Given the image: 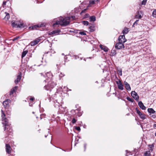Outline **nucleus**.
Returning <instances> with one entry per match:
<instances>
[{
  "label": "nucleus",
  "mask_w": 156,
  "mask_h": 156,
  "mask_svg": "<svg viewBox=\"0 0 156 156\" xmlns=\"http://www.w3.org/2000/svg\"><path fill=\"white\" fill-rule=\"evenodd\" d=\"M76 122V120L75 119L73 118L72 120V122L73 123H74Z\"/></svg>",
  "instance_id": "nucleus-40"
},
{
  "label": "nucleus",
  "mask_w": 156,
  "mask_h": 156,
  "mask_svg": "<svg viewBox=\"0 0 156 156\" xmlns=\"http://www.w3.org/2000/svg\"><path fill=\"white\" fill-rule=\"evenodd\" d=\"M2 114L1 116L2 117V123L5 126H8L9 124L7 119L5 117V115L2 110H1Z\"/></svg>",
  "instance_id": "nucleus-3"
},
{
  "label": "nucleus",
  "mask_w": 156,
  "mask_h": 156,
  "mask_svg": "<svg viewBox=\"0 0 156 156\" xmlns=\"http://www.w3.org/2000/svg\"><path fill=\"white\" fill-rule=\"evenodd\" d=\"M75 129L78 130V131H80V127L78 126V127H75Z\"/></svg>",
  "instance_id": "nucleus-42"
},
{
  "label": "nucleus",
  "mask_w": 156,
  "mask_h": 156,
  "mask_svg": "<svg viewBox=\"0 0 156 156\" xmlns=\"http://www.w3.org/2000/svg\"><path fill=\"white\" fill-rule=\"evenodd\" d=\"M75 16H72L71 17H67L65 18L61 17L58 20L54 19L55 23H53V25L54 27H55L57 25H60L61 26H66L69 23V20L70 18L74 19Z\"/></svg>",
  "instance_id": "nucleus-1"
},
{
  "label": "nucleus",
  "mask_w": 156,
  "mask_h": 156,
  "mask_svg": "<svg viewBox=\"0 0 156 156\" xmlns=\"http://www.w3.org/2000/svg\"><path fill=\"white\" fill-rule=\"evenodd\" d=\"M17 87L16 86L14 87L12 89V90L13 91H14V92H15L16 90V89H17Z\"/></svg>",
  "instance_id": "nucleus-41"
},
{
  "label": "nucleus",
  "mask_w": 156,
  "mask_h": 156,
  "mask_svg": "<svg viewBox=\"0 0 156 156\" xmlns=\"http://www.w3.org/2000/svg\"><path fill=\"white\" fill-rule=\"evenodd\" d=\"M27 52L28 51L27 50L24 51L22 53L21 56L22 58H23V57H24L27 54Z\"/></svg>",
  "instance_id": "nucleus-24"
},
{
  "label": "nucleus",
  "mask_w": 156,
  "mask_h": 156,
  "mask_svg": "<svg viewBox=\"0 0 156 156\" xmlns=\"http://www.w3.org/2000/svg\"><path fill=\"white\" fill-rule=\"evenodd\" d=\"M126 156H128L127 155H126Z\"/></svg>",
  "instance_id": "nucleus-62"
},
{
  "label": "nucleus",
  "mask_w": 156,
  "mask_h": 156,
  "mask_svg": "<svg viewBox=\"0 0 156 156\" xmlns=\"http://www.w3.org/2000/svg\"><path fill=\"white\" fill-rule=\"evenodd\" d=\"M41 75H42V73H41Z\"/></svg>",
  "instance_id": "nucleus-58"
},
{
  "label": "nucleus",
  "mask_w": 156,
  "mask_h": 156,
  "mask_svg": "<svg viewBox=\"0 0 156 156\" xmlns=\"http://www.w3.org/2000/svg\"><path fill=\"white\" fill-rule=\"evenodd\" d=\"M86 17H88L89 16V14H86Z\"/></svg>",
  "instance_id": "nucleus-53"
},
{
  "label": "nucleus",
  "mask_w": 156,
  "mask_h": 156,
  "mask_svg": "<svg viewBox=\"0 0 156 156\" xmlns=\"http://www.w3.org/2000/svg\"><path fill=\"white\" fill-rule=\"evenodd\" d=\"M60 109L61 111L62 112L65 111L64 109L62 107H60Z\"/></svg>",
  "instance_id": "nucleus-43"
},
{
  "label": "nucleus",
  "mask_w": 156,
  "mask_h": 156,
  "mask_svg": "<svg viewBox=\"0 0 156 156\" xmlns=\"http://www.w3.org/2000/svg\"><path fill=\"white\" fill-rule=\"evenodd\" d=\"M40 40L39 38H37L34 41H31L30 43V44L31 46H34L40 42Z\"/></svg>",
  "instance_id": "nucleus-10"
},
{
  "label": "nucleus",
  "mask_w": 156,
  "mask_h": 156,
  "mask_svg": "<svg viewBox=\"0 0 156 156\" xmlns=\"http://www.w3.org/2000/svg\"><path fill=\"white\" fill-rule=\"evenodd\" d=\"M139 21V20H137L136 21L133 23V26H134V25H137L138 23V22Z\"/></svg>",
  "instance_id": "nucleus-39"
},
{
  "label": "nucleus",
  "mask_w": 156,
  "mask_h": 156,
  "mask_svg": "<svg viewBox=\"0 0 156 156\" xmlns=\"http://www.w3.org/2000/svg\"><path fill=\"white\" fill-rule=\"evenodd\" d=\"M93 31V30H90V31H91V32H92V31Z\"/></svg>",
  "instance_id": "nucleus-55"
},
{
  "label": "nucleus",
  "mask_w": 156,
  "mask_h": 156,
  "mask_svg": "<svg viewBox=\"0 0 156 156\" xmlns=\"http://www.w3.org/2000/svg\"><path fill=\"white\" fill-rule=\"evenodd\" d=\"M138 105L140 107L142 110H145L146 109L145 107L141 101H139L138 102Z\"/></svg>",
  "instance_id": "nucleus-19"
},
{
  "label": "nucleus",
  "mask_w": 156,
  "mask_h": 156,
  "mask_svg": "<svg viewBox=\"0 0 156 156\" xmlns=\"http://www.w3.org/2000/svg\"><path fill=\"white\" fill-rule=\"evenodd\" d=\"M44 23L41 24H38L37 25H34L33 27V29H37V28L39 27H42L44 26Z\"/></svg>",
  "instance_id": "nucleus-17"
},
{
  "label": "nucleus",
  "mask_w": 156,
  "mask_h": 156,
  "mask_svg": "<svg viewBox=\"0 0 156 156\" xmlns=\"http://www.w3.org/2000/svg\"><path fill=\"white\" fill-rule=\"evenodd\" d=\"M48 53H50V55H51V53H52V54H54L55 53V51H54V50H51L50 51L48 52Z\"/></svg>",
  "instance_id": "nucleus-36"
},
{
  "label": "nucleus",
  "mask_w": 156,
  "mask_h": 156,
  "mask_svg": "<svg viewBox=\"0 0 156 156\" xmlns=\"http://www.w3.org/2000/svg\"><path fill=\"white\" fill-rule=\"evenodd\" d=\"M46 77H47L45 81H52V74L51 72H48L45 74Z\"/></svg>",
  "instance_id": "nucleus-5"
},
{
  "label": "nucleus",
  "mask_w": 156,
  "mask_h": 156,
  "mask_svg": "<svg viewBox=\"0 0 156 156\" xmlns=\"http://www.w3.org/2000/svg\"><path fill=\"white\" fill-rule=\"evenodd\" d=\"M6 111V112H7V114L8 115H10V114H11V110H7V111Z\"/></svg>",
  "instance_id": "nucleus-38"
},
{
  "label": "nucleus",
  "mask_w": 156,
  "mask_h": 156,
  "mask_svg": "<svg viewBox=\"0 0 156 156\" xmlns=\"http://www.w3.org/2000/svg\"><path fill=\"white\" fill-rule=\"evenodd\" d=\"M34 97H31L30 98V101H33L34 100Z\"/></svg>",
  "instance_id": "nucleus-46"
},
{
  "label": "nucleus",
  "mask_w": 156,
  "mask_h": 156,
  "mask_svg": "<svg viewBox=\"0 0 156 156\" xmlns=\"http://www.w3.org/2000/svg\"><path fill=\"white\" fill-rule=\"evenodd\" d=\"M10 100L9 99H6L3 101V105L5 109L8 108L9 106V103L10 102Z\"/></svg>",
  "instance_id": "nucleus-9"
},
{
  "label": "nucleus",
  "mask_w": 156,
  "mask_h": 156,
  "mask_svg": "<svg viewBox=\"0 0 156 156\" xmlns=\"http://www.w3.org/2000/svg\"><path fill=\"white\" fill-rule=\"evenodd\" d=\"M86 146H87V144H84V151H85L86 148Z\"/></svg>",
  "instance_id": "nucleus-48"
},
{
  "label": "nucleus",
  "mask_w": 156,
  "mask_h": 156,
  "mask_svg": "<svg viewBox=\"0 0 156 156\" xmlns=\"http://www.w3.org/2000/svg\"><path fill=\"white\" fill-rule=\"evenodd\" d=\"M115 47L117 49H121L124 48L123 43L119 42H118L116 44Z\"/></svg>",
  "instance_id": "nucleus-6"
},
{
  "label": "nucleus",
  "mask_w": 156,
  "mask_h": 156,
  "mask_svg": "<svg viewBox=\"0 0 156 156\" xmlns=\"http://www.w3.org/2000/svg\"><path fill=\"white\" fill-rule=\"evenodd\" d=\"M147 111L148 112L150 113L153 114L155 112V111L152 108H149L147 109Z\"/></svg>",
  "instance_id": "nucleus-21"
},
{
  "label": "nucleus",
  "mask_w": 156,
  "mask_h": 156,
  "mask_svg": "<svg viewBox=\"0 0 156 156\" xmlns=\"http://www.w3.org/2000/svg\"><path fill=\"white\" fill-rule=\"evenodd\" d=\"M54 34L53 33H52V31L51 32H49V35H52Z\"/></svg>",
  "instance_id": "nucleus-50"
},
{
  "label": "nucleus",
  "mask_w": 156,
  "mask_h": 156,
  "mask_svg": "<svg viewBox=\"0 0 156 156\" xmlns=\"http://www.w3.org/2000/svg\"><path fill=\"white\" fill-rule=\"evenodd\" d=\"M14 91H13L12 90L10 91L9 93V94L11 95H12L14 93Z\"/></svg>",
  "instance_id": "nucleus-44"
},
{
  "label": "nucleus",
  "mask_w": 156,
  "mask_h": 156,
  "mask_svg": "<svg viewBox=\"0 0 156 156\" xmlns=\"http://www.w3.org/2000/svg\"><path fill=\"white\" fill-rule=\"evenodd\" d=\"M5 150L6 152L8 154H10L11 152V150H12L10 145L9 144H5Z\"/></svg>",
  "instance_id": "nucleus-12"
},
{
  "label": "nucleus",
  "mask_w": 156,
  "mask_h": 156,
  "mask_svg": "<svg viewBox=\"0 0 156 156\" xmlns=\"http://www.w3.org/2000/svg\"><path fill=\"white\" fill-rule=\"evenodd\" d=\"M33 114H34V112H33Z\"/></svg>",
  "instance_id": "nucleus-60"
},
{
  "label": "nucleus",
  "mask_w": 156,
  "mask_h": 156,
  "mask_svg": "<svg viewBox=\"0 0 156 156\" xmlns=\"http://www.w3.org/2000/svg\"><path fill=\"white\" fill-rule=\"evenodd\" d=\"M131 94L133 98L136 100H137L139 99V96L137 93L135 91H132L131 93Z\"/></svg>",
  "instance_id": "nucleus-11"
},
{
  "label": "nucleus",
  "mask_w": 156,
  "mask_h": 156,
  "mask_svg": "<svg viewBox=\"0 0 156 156\" xmlns=\"http://www.w3.org/2000/svg\"><path fill=\"white\" fill-rule=\"evenodd\" d=\"M64 75H65L63 74L62 73H60V74H59V76L60 79H61V78H62V77L64 76Z\"/></svg>",
  "instance_id": "nucleus-34"
},
{
  "label": "nucleus",
  "mask_w": 156,
  "mask_h": 156,
  "mask_svg": "<svg viewBox=\"0 0 156 156\" xmlns=\"http://www.w3.org/2000/svg\"><path fill=\"white\" fill-rule=\"evenodd\" d=\"M48 82V84L44 87V89L47 90L51 91V89L56 85V83L53 81H45Z\"/></svg>",
  "instance_id": "nucleus-2"
},
{
  "label": "nucleus",
  "mask_w": 156,
  "mask_h": 156,
  "mask_svg": "<svg viewBox=\"0 0 156 156\" xmlns=\"http://www.w3.org/2000/svg\"><path fill=\"white\" fill-rule=\"evenodd\" d=\"M29 105L30 106H32V104L31 103H29Z\"/></svg>",
  "instance_id": "nucleus-51"
},
{
  "label": "nucleus",
  "mask_w": 156,
  "mask_h": 156,
  "mask_svg": "<svg viewBox=\"0 0 156 156\" xmlns=\"http://www.w3.org/2000/svg\"><path fill=\"white\" fill-rule=\"evenodd\" d=\"M147 2V0H143L142 2V4L143 5H145Z\"/></svg>",
  "instance_id": "nucleus-37"
},
{
  "label": "nucleus",
  "mask_w": 156,
  "mask_h": 156,
  "mask_svg": "<svg viewBox=\"0 0 156 156\" xmlns=\"http://www.w3.org/2000/svg\"><path fill=\"white\" fill-rule=\"evenodd\" d=\"M60 32V30H55L52 31V33H53L54 34H56L59 33Z\"/></svg>",
  "instance_id": "nucleus-29"
},
{
  "label": "nucleus",
  "mask_w": 156,
  "mask_h": 156,
  "mask_svg": "<svg viewBox=\"0 0 156 156\" xmlns=\"http://www.w3.org/2000/svg\"><path fill=\"white\" fill-rule=\"evenodd\" d=\"M90 21L94 22L96 20V18L95 16H91L90 18Z\"/></svg>",
  "instance_id": "nucleus-25"
},
{
  "label": "nucleus",
  "mask_w": 156,
  "mask_h": 156,
  "mask_svg": "<svg viewBox=\"0 0 156 156\" xmlns=\"http://www.w3.org/2000/svg\"><path fill=\"white\" fill-rule=\"evenodd\" d=\"M126 41V39L125 38V36L124 35L120 36L118 38V41L124 43Z\"/></svg>",
  "instance_id": "nucleus-8"
},
{
  "label": "nucleus",
  "mask_w": 156,
  "mask_h": 156,
  "mask_svg": "<svg viewBox=\"0 0 156 156\" xmlns=\"http://www.w3.org/2000/svg\"><path fill=\"white\" fill-rule=\"evenodd\" d=\"M20 38L19 36H16V37L14 38L12 40L13 41H14Z\"/></svg>",
  "instance_id": "nucleus-31"
},
{
  "label": "nucleus",
  "mask_w": 156,
  "mask_h": 156,
  "mask_svg": "<svg viewBox=\"0 0 156 156\" xmlns=\"http://www.w3.org/2000/svg\"><path fill=\"white\" fill-rule=\"evenodd\" d=\"M153 127L154 128L156 127V124H154L153 125Z\"/></svg>",
  "instance_id": "nucleus-52"
},
{
  "label": "nucleus",
  "mask_w": 156,
  "mask_h": 156,
  "mask_svg": "<svg viewBox=\"0 0 156 156\" xmlns=\"http://www.w3.org/2000/svg\"><path fill=\"white\" fill-rule=\"evenodd\" d=\"M150 155V152L147 151L144 153V156H149Z\"/></svg>",
  "instance_id": "nucleus-30"
},
{
  "label": "nucleus",
  "mask_w": 156,
  "mask_h": 156,
  "mask_svg": "<svg viewBox=\"0 0 156 156\" xmlns=\"http://www.w3.org/2000/svg\"><path fill=\"white\" fill-rule=\"evenodd\" d=\"M69 90H70V89H69Z\"/></svg>",
  "instance_id": "nucleus-59"
},
{
  "label": "nucleus",
  "mask_w": 156,
  "mask_h": 156,
  "mask_svg": "<svg viewBox=\"0 0 156 156\" xmlns=\"http://www.w3.org/2000/svg\"><path fill=\"white\" fill-rule=\"evenodd\" d=\"M135 17L136 18L140 19L142 17V16L141 15V14H140L139 12H137V14L136 15Z\"/></svg>",
  "instance_id": "nucleus-23"
},
{
  "label": "nucleus",
  "mask_w": 156,
  "mask_h": 156,
  "mask_svg": "<svg viewBox=\"0 0 156 156\" xmlns=\"http://www.w3.org/2000/svg\"><path fill=\"white\" fill-rule=\"evenodd\" d=\"M84 60L86 61V60H85V58H84Z\"/></svg>",
  "instance_id": "nucleus-57"
},
{
  "label": "nucleus",
  "mask_w": 156,
  "mask_h": 156,
  "mask_svg": "<svg viewBox=\"0 0 156 156\" xmlns=\"http://www.w3.org/2000/svg\"><path fill=\"white\" fill-rule=\"evenodd\" d=\"M100 47L102 49L104 50L105 52H106L108 51V48H107L105 47L102 45H100Z\"/></svg>",
  "instance_id": "nucleus-20"
},
{
  "label": "nucleus",
  "mask_w": 156,
  "mask_h": 156,
  "mask_svg": "<svg viewBox=\"0 0 156 156\" xmlns=\"http://www.w3.org/2000/svg\"><path fill=\"white\" fill-rule=\"evenodd\" d=\"M5 4H6V2H4L3 3V4H4V5H5Z\"/></svg>",
  "instance_id": "nucleus-54"
},
{
  "label": "nucleus",
  "mask_w": 156,
  "mask_h": 156,
  "mask_svg": "<svg viewBox=\"0 0 156 156\" xmlns=\"http://www.w3.org/2000/svg\"><path fill=\"white\" fill-rule=\"evenodd\" d=\"M56 103L57 104H56V105H55V107H56V105H57V106H58L60 105V104L57 101H56Z\"/></svg>",
  "instance_id": "nucleus-47"
},
{
  "label": "nucleus",
  "mask_w": 156,
  "mask_h": 156,
  "mask_svg": "<svg viewBox=\"0 0 156 156\" xmlns=\"http://www.w3.org/2000/svg\"><path fill=\"white\" fill-rule=\"evenodd\" d=\"M152 16L154 17H156V9H154L152 12Z\"/></svg>",
  "instance_id": "nucleus-27"
},
{
  "label": "nucleus",
  "mask_w": 156,
  "mask_h": 156,
  "mask_svg": "<svg viewBox=\"0 0 156 156\" xmlns=\"http://www.w3.org/2000/svg\"><path fill=\"white\" fill-rule=\"evenodd\" d=\"M79 34L82 35H86V34L85 33V31L80 32Z\"/></svg>",
  "instance_id": "nucleus-35"
},
{
  "label": "nucleus",
  "mask_w": 156,
  "mask_h": 156,
  "mask_svg": "<svg viewBox=\"0 0 156 156\" xmlns=\"http://www.w3.org/2000/svg\"><path fill=\"white\" fill-rule=\"evenodd\" d=\"M93 31V30H90V31H91V32H92V31Z\"/></svg>",
  "instance_id": "nucleus-56"
},
{
  "label": "nucleus",
  "mask_w": 156,
  "mask_h": 156,
  "mask_svg": "<svg viewBox=\"0 0 156 156\" xmlns=\"http://www.w3.org/2000/svg\"><path fill=\"white\" fill-rule=\"evenodd\" d=\"M2 15L3 16H5L3 19L5 20H8L9 18V13L7 12H3L2 14Z\"/></svg>",
  "instance_id": "nucleus-14"
},
{
  "label": "nucleus",
  "mask_w": 156,
  "mask_h": 156,
  "mask_svg": "<svg viewBox=\"0 0 156 156\" xmlns=\"http://www.w3.org/2000/svg\"><path fill=\"white\" fill-rule=\"evenodd\" d=\"M119 74L120 76L122 75V71L121 70L119 71Z\"/></svg>",
  "instance_id": "nucleus-49"
},
{
  "label": "nucleus",
  "mask_w": 156,
  "mask_h": 156,
  "mask_svg": "<svg viewBox=\"0 0 156 156\" xmlns=\"http://www.w3.org/2000/svg\"><path fill=\"white\" fill-rule=\"evenodd\" d=\"M12 26L15 27H23V23L21 21H15L12 22Z\"/></svg>",
  "instance_id": "nucleus-4"
},
{
  "label": "nucleus",
  "mask_w": 156,
  "mask_h": 156,
  "mask_svg": "<svg viewBox=\"0 0 156 156\" xmlns=\"http://www.w3.org/2000/svg\"><path fill=\"white\" fill-rule=\"evenodd\" d=\"M129 31V29L125 28L122 31V33L124 34H126Z\"/></svg>",
  "instance_id": "nucleus-22"
},
{
  "label": "nucleus",
  "mask_w": 156,
  "mask_h": 156,
  "mask_svg": "<svg viewBox=\"0 0 156 156\" xmlns=\"http://www.w3.org/2000/svg\"><path fill=\"white\" fill-rule=\"evenodd\" d=\"M136 110L137 114L139 116L140 118L143 119H144L146 118V115L144 114H142L137 108H136Z\"/></svg>",
  "instance_id": "nucleus-7"
},
{
  "label": "nucleus",
  "mask_w": 156,
  "mask_h": 156,
  "mask_svg": "<svg viewBox=\"0 0 156 156\" xmlns=\"http://www.w3.org/2000/svg\"><path fill=\"white\" fill-rule=\"evenodd\" d=\"M149 147L150 148V150L152 151L154 148V145H149Z\"/></svg>",
  "instance_id": "nucleus-32"
},
{
  "label": "nucleus",
  "mask_w": 156,
  "mask_h": 156,
  "mask_svg": "<svg viewBox=\"0 0 156 156\" xmlns=\"http://www.w3.org/2000/svg\"><path fill=\"white\" fill-rule=\"evenodd\" d=\"M124 83L125 85V87L126 89L129 91L131 90V87L130 86L129 84L127 83L126 81H125L124 82Z\"/></svg>",
  "instance_id": "nucleus-18"
},
{
  "label": "nucleus",
  "mask_w": 156,
  "mask_h": 156,
  "mask_svg": "<svg viewBox=\"0 0 156 156\" xmlns=\"http://www.w3.org/2000/svg\"><path fill=\"white\" fill-rule=\"evenodd\" d=\"M126 99L129 101H130L131 102H133V99L130 98L129 97H127Z\"/></svg>",
  "instance_id": "nucleus-33"
},
{
  "label": "nucleus",
  "mask_w": 156,
  "mask_h": 156,
  "mask_svg": "<svg viewBox=\"0 0 156 156\" xmlns=\"http://www.w3.org/2000/svg\"><path fill=\"white\" fill-rule=\"evenodd\" d=\"M86 9H84L83 10L80 12V14L82 15V13L84 12Z\"/></svg>",
  "instance_id": "nucleus-45"
},
{
  "label": "nucleus",
  "mask_w": 156,
  "mask_h": 156,
  "mask_svg": "<svg viewBox=\"0 0 156 156\" xmlns=\"http://www.w3.org/2000/svg\"><path fill=\"white\" fill-rule=\"evenodd\" d=\"M100 0H90L89 1L90 5L93 4L95 2L99 1Z\"/></svg>",
  "instance_id": "nucleus-26"
},
{
  "label": "nucleus",
  "mask_w": 156,
  "mask_h": 156,
  "mask_svg": "<svg viewBox=\"0 0 156 156\" xmlns=\"http://www.w3.org/2000/svg\"><path fill=\"white\" fill-rule=\"evenodd\" d=\"M116 83L118 85V88L121 90H123V85L121 81L119 80L118 81H116Z\"/></svg>",
  "instance_id": "nucleus-13"
},
{
  "label": "nucleus",
  "mask_w": 156,
  "mask_h": 156,
  "mask_svg": "<svg viewBox=\"0 0 156 156\" xmlns=\"http://www.w3.org/2000/svg\"><path fill=\"white\" fill-rule=\"evenodd\" d=\"M89 58H91V57H89Z\"/></svg>",
  "instance_id": "nucleus-61"
},
{
  "label": "nucleus",
  "mask_w": 156,
  "mask_h": 156,
  "mask_svg": "<svg viewBox=\"0 0 156 156\" xmlns=\"http://www.w3.org/2000/svg\"><path fill=\"white\" fill-rule=\"evenodd\" d=\"M4 130L5 131L6 130V131L7 132H8V133H9V134H7L6 135V136H5V137H6L9 136V135L10 134V133H12V129L11 128H9L8 127L7 128L6 127H4Z\"/></svg>",
  "instance_id": "nucleus-16"
},
{
  "label": "nucleus",
  "mask_w": 156,
  "mask_h": 156,
  "mask_svg": "<svg viewBox=\"0 0 156 156\" xmlns=\"http://www.w3.org/2000/svg\"><path fill=\"white\" fill-rule=\"evenodd\" d=\"M82 23L84 25L87 26L89 24V22L87 21H82Z\"/></svg>",
  "instance_id": "nucleus-28"
},
{
  "label": "nucleus",
  "mask_w": 156,
  "mask_h": 156,
  "mask_svg": "<svg viewBox=\"0 0 156 156\" xmlns=\"http://www.w3.org/2000/svg\"><path fill=\"white\" fill-rule=\"evenodd\" d=\"M21 78V73L20 72L17 76V79L15 80V82L16 84L20 80Z\"/></svg>",
  "instance_id": "nucleus-15"
}]
</instances>
